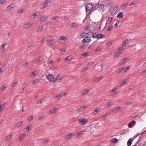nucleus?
I'll return each mask as SVG.
<instances>
[{
	"instance_id": "obj_49",
	"label": "nucleus",
	"mask_w": 146,
	"mask_h": 146,
	"mask_svg": "<svg viewBox=\"0 0 146 146\" xmlns=\"http://www.w3.org/2000/svg\"><path fill=\"white\" fill-rule=\"evenodd\" d=\"M131 80L129 78H127L125 80H124V82H131Z\"/></svg>"
},
{
	"instance_id": "obj_34",
	"label": "nucleus",
	"mask_w": 146,
	"mask_h": 146,
	"mask_svg": "<svg viewBox=\"0 0 146 146\" xmlns=\"http://www.w3.org/2000/svg\"><path fill=\"white\" fill-rule=\"evenodd\" d=\"M102 78V76L98 78H96L95 80V81L96 82H98L99 81H100V80H101Z\"/></svg>"
},
{
	"instance_id": "obj_58",
	"label": "nucleus",
	"mask_w": 146,
	"mask_h": 146,
	"mask_svg": "<svg viewBox=\"0 0 146 146\" xmlns=\"http://www.w3.org/2000/svg\"><path fill=\"white\" fill-rule=\"evenodd\" d=\"M71 57L70 56H68L65 59V60H70L71 59Z\"/></svg>"
},
{
	"instance_id": "obj_15",
	"label": "nucleus",
	"mask_w": 146,
	"mask_h": 146,
	"mask_svg": "<svg viewBox=\"0 0 146 146\" xmlns=\"http://www.w3.org/2000/svg\"><path fill=\"white\" fill-rule=\"evenodd\" d=\"M132 141L131 138H130L129 139L127 142V145L128 146H130L132 143Z\"/></svg>"
},
{
	"instance_id": "obj_40",
	"label": "nucleus",
	"mask_w": 146,
	"mask_h": 146,
	"mask_svg": "<svg viewBox=\"0 0 146 146\" xmlns=\"http://www.w3.org/2000/svg\"><path fill=\"white\" fill-rule=\"evenodd\" d=\"M113 28V25H111L109 26L107 30L108 31H110Z\"/></svg>"
},
{
	"instance_id": "obj_48",
	"label": "nucleus",
	"mask_w": 146,
	"mask_h": 146,
	"mask_svg": "<svg viewBox=\"0 0 146 146\" xmlns=\"http://www.w3.org/2000/svg\"><path fill=\"white\" fill-rule=\"evenodd\" d=\"M141 139V137H140L139 139L137 142H136L135 144L134 145L135 146H137L138 144L140 142V140Z\"/></svg>"
},
{
	"instance_id": "obj_55",
	"label": "nucleus",
	"mask_w": 146,
	"mask_h": 146,
	"mask_svg": "<svg viewBox=\"0 0 146 146\" xmlns=\"http://www.w3.org/2000/svg\"><path fill=\"white\" fill-rule=\"evenodd\" d=\"M98 109H96L95 110H94V114L95 115L97 113H98Z\"/></svg>"
},
{
	"instance_id": "obj_43",
	"label": "nucleus",
	"mask_w": 146,
	"mask_h": 146,
	"mask_svg": "<svg viewBox=\"0 0 146 146\" xmlns=\"http://www.w3.org/2000/svg\"><path fill=\"white\" fill-rule=\"evenodd\" d=\"M33 118V117L32 116H29L28 117L27 120L28 121H30L32 120Z\"/></svg>"
},
{
	"instance_id": "obj_23",
	"label": "nucleus",
	"mask_w": 146,
	"mask_h": 146,
	"mask_svg": "<svg viewBox=\"0 0 146 146\" xmlns=\"http://www.w3.org/2000/svg\"><path fill=\"white\" fill-rule=\"evenodd\" d=\"M71 28L75 27L77 26V24L75 23H73L71 24Z\"/></svg>"
},
{
	"instance_id": "obj_62",
	"label": "nucleus",
	"mask_w": 146,
	"mask_h": 146,
	"mask_svg": "<svg viewBox=\"0 0 146 146\" xmlns=\"http://www.w3.org/2000/svg\"><path fill=\"white\" fill-rule=\"evenodd\" d=\"M45 117V116L44 115H42L41 116L39 117V119H43Z\"/></svg>"
},
{
	"instance_id": "obj_1",
	"label": "nucleus",
	"mask_w": 146,
	"mask_h": 146,
	"mask_svg": "<svg viewBox=\"0 0 146 146\" xmlns=\"http://www.w3.org/2000/svg\"><path fill=\"white\" fill-rule=\"evenodd\" d=\"M46 78L49 81L57 82L59 80H62L63 77L60 76H58L56 77H54V76L52 74H49L46 76Z\"/></svg>"
},
{
	"instance_id": "obj_32",
	"label": "nucleus",
	"mask_w": 146,
	"mask_h": 146,
	"mask_svg": "<svg viewBox=\"0 0 146 146\" xmlns=\"http://www.w3.org/2000/svg\"><path fill=\"white\" fill-rule=\"evenodd\" d=\"M111 141L113 143H116L117 142L118 139L116 138L112 139H111Z\"/></svg>"
},
{
	"instance_id": "obj_8",
	"label": "nucleus",
	"mask_w": 146,
	"mask_h": 146,
	"mask_svg": "<svg viewBox=\"0 0 146 146\" xmlns=\"http://www.w3.org/2000/svg\"><path fill=\"white\" fill-rule=\"evenodd\" d=\"M123 12H120L118 14L117 17L118 18L121 19L123 17Z\"/></svg>"
},
{
	"instance_id": "obj_41",
	"label": "nucleus",
	"mask_w": 146,
	"mask_h": 146,
	"mask_svg": "<svg viewBox=\"0 0 146 146\" xmlns=\"http://www.w3.org/2000/svg\"><path fill=\"white\" fill-rule=\"evenodd\" d=\"M98 34H97L96 33L93 34L92 36L94 38H98Z\"/></svg>"
},
{
	"instance_id": "obj_31",
	"label": "nucleus",
	"mask_w": 146,
	"mask_h": 146,
	"mask_svg": "<svg viewBox=\"0 0 146 146\" xmlns=\"http://www.w3.org/2000/svg\"><path fill=\"white\" fill-rule=\"evenodd\" d=\"M7 87V85H5L3 86L1 88V91H3L5 90V89Z\"/></svg>"
},
{
	"instance_id": "obj_6",
	"label": "nucleus",
	"mask_w": 146,
	"mask_h": 146,
	"mask_svg": "<svg viewBox=\"0 0 146 146\" xmlns=\"http://www.w3.org/2000/svg\"><path fill=\"white\" fill-rule=\"evenodd\" d=\"M129 42L130 40L128 39L125 40L122 42V44L123 46H125L127 44L129 43Z\"/></svg>"
},
{
	"instance_id": "obj_46",
	"label": "nucleus",
	"mask_w": 146,
	"mask_h": 146,
	"mask_svg": "<svg viewBox=\"0 0 146 146\" xmlns=\"http://www.w3.org/2000/svg\"><path fill=\"white\" fill-rule=\"evenodd\" d=\"M137 117V115H131L130 117V119H133Z\"/></svg>"
},
{
	"instance_id": "obj_3",
	"label": "nucleus",
	"mask_w": 146,
	"mask_h": 146,
	"mask_svg": "<svg viewBox=\"0 0 146 146\" xmlns=\"http://www.w3.org/2000/svg\"><path fill=\"white\" fill-rule=\"evenodd\" d=\"M87 121L85 119H79V123L81 125H84L86 123Z\"/></svg>"
},
{
	"instance_id": "obj_18",
	"label": "nucleus",
	"mask_w": 146,
	"mask_h": 146,
	"mask_svg": "<svg viewBox=\"0 0 146 146\" xmlns=\"http://www.w3.org/2000/svg\"><path fill=\"white\" fill-rule=\"evenodd\" d=\"M57 109L56 108H54L52 110L49 111V114H52L53 113H54L56 112Z\"/></svg>"
},
{
	"instance_id": "obj_59",
	"label": "nucleus",
	"mask_w": 146,
	"mask_h": 146,
	"mask_svg": "<svg viewBox=\"0 0 146 146\" xmlns=\"http://www.w3.org/2000/svg\"><path fill=\"white\" fill-rule=\"evenodd\" d=\"M121 107H119V106L116 107L115 108V111H117L119 110L120 109Z\"/></svg>"
},
{
	"instance_id": "obj_33",
	"label": "nucleus",
	"mask_w": 146,
	"mask_h": 146,
	"mask_svg": "<svg viewBox=\"0 0 146 146\" xmlns=\"http://www.w3.org/2000/svg\"><path fill=\"white\" fill-rule=\"evenodd\" d=\"M54 98L55 100V101H58L60 99V98L58 96V95H57L55 97H54Z\"/></svg>"
},
{
	"instance_id": "obj_26",
	"label": "nucleus",
	"mask_w": 146,
	"mask_h": 146,
	"mask_svg": "<svg viewBox=\"0 0 146 146\" xmlns=\"http://www.w3.org/2000/svg\"><path fill=\"white\" fill-rule=\"evenodd\" d=\"M5 108V104H3L0 106V112L2 111Z\"/></svg>"
},
{
	"instance_id": "obj_2",
	"label": "nucleus",
	"mask_w": 146,
	"mask_h": 146,
	"mask_svg": "<svg viewBox=\"0 0 146 146\" xmlns=\"http://www.w3.org/2000/svg\"><path fill=\"white\" fill-rule=\"evenodd\" d=\"M33 24L31 23L28 24H25L23 25V27L25 29H27L31 27Z\"/></svg>"
},
{
	"instance_id": "obj_20",
	"label": "nucleus",
	"mask_w": 146,
	"mask_h": 146,
	"mask_svg": "<svg viewBox=\"0 0 146 146\" xmlns=\"http://www.w3.org/2000/svg\"><path fill=\"white\" fill-rule=\"evenodd\" d=\"M67 39V37L66 36H62L60 38V39L61 40H66Z\"/></svg>"
},
{
	"instance_id": "obj_35",
	"label": "nucleus",
	"mask_w": 146,
	"mask_h": 146,
	"mask_svg": "<svg viewBox=\"0 0 146 146\" xmlns=\"http://www.w3.org/2000/svg\"><path fill=\"white\" fill-rule=\"evenodd\" d=\"M88 69L87 67H85L83 68H82L81 70V71L82 72H84V71Z\"/></svg>"
},
{
	"instance_id": "obj_63",
	"label": "nucleus",
	"mask_w": 146,
	"mask_h": 146,
	"mask_svg": "<svg viewBox=\"0 0 146 146\" xmlns=\"http://www.w3.org/2000/svg\"><path fill=\"white\" fill-rule=\"evenodd\" d=\"M6 2L5 0H1L0 1V4H2Z\"/></svg>"
},
{
	"instance_id": "obj_60",
	"label": "nucleus",
	"mask_w": 146,
	"mask_h": 146,
	"mask_svg": "<svg viewBox=\"0 0 146 146\" xmlns=\"http://www.w3.org/2000/svg\"><path fill=\"white\" fill-rule=\"evenodd\" d=\"M41 58V57H40L38 59H37L36 61L35 62H36V63H37L38 62H40V61H42V60H40Z\"/></svg>"
},
{
	"instance_id": "obj_36",
	"label": "nucleus",
	"mask_w": 146,
	"mask_h": 146,
	"mask_svg": "<svg viewBox=\"0 0 146 146\" xmlns=\"http://www.w3.org/2000/svg\"><path fill=\"white\" fill-rule=\"evenodd\" d=\"M50 141L49 139H46L44 140L42 142L43 144H46L48 143Z\"/></svg>"
},
{
	"instance_id": "obj_37",
	"label": "nucleus",
	"mask_w": 146,
	"mask_h": 146,
	"mask_svg": "<svg viewBox=\"0 0 146 146\" xmlns=\"http://www.w3.org/2000/svg\"><path fill=\"white\" fill-rule=\"evenodd\" d=\"M98 38H103L105 36L104 35H102L101 34H98Z\"/></svg>"
},
{
	"instance_id": "obj_56",
	"label": "nucleus",
	"mask_w": 146,
	"mask_h": 146,
	"mask_svg": "<svg viewBox=\"0 0 146 146\" xmlns=\"http://www.w3.org/2000/svg\"><path fill=\"white\" fill-rule=\"evenodd\" d=\"M23 9H20L19 10L18 12L17 13H23Z\"/></svg>"
},
{
	"instance_id": "obj_54",
	"label": "nucleus",
	"mask_w": 146,
	"mask_h": 146,
	"mask_svg": "<svg viewBox=\"0 0 146 146\" xmlns=\"http://www.w3.org/2000/svg\"><path fill=\"white\" fill-rule=\"evenodd\" d=\"M83 134V133L82 131H80V132H79L76 134V135H77L78 136H79L81 135H82Z\"/></svg>"
},
{
	"instance_id": "obj_45",
	"label": "nucleus",
	"mask_w": 146,
	"mask_h": 146,
	"mask_svg": "<svg viewBox=\"0 0 146 146\" xmlns=\"http://www.w3.org/2000/svg\"><path fill=\"white\" fill-rule=\"evenodd\" d=\"M44 28V27H43V26H42L41 27H39L38 29L37 30V31L38 32H39L41 31H42Z\"/></svg>"
},
{
	"instance_id": "obj_7",
	"label": "nucleus",
	"mask_w": 146,
	"mask_h": 146,
	"mask_svg": "<svg viewBox=\"0 0 146 146\" xmlns=\"http://www.w3.org/2000/svg\"><path fill=\"white\" fill-rule=\"evenodd\" d=\"M86 108V107L85 106H83L82 107L76 109V110L78 112L81 111H83Z\"/></svg>"
},
{
	"instance_id": "obj_14",
	"label": "nucleus",
	"mask_w": 146,
	"mask_h": 146,
	"mask_svg": "<svg viewBox=\"0 0 146 146\" xmlns=\"http://www.w3.org/2000/svg\"><path fill=\"white\" fill-rule=\"evenodd\" d=\"M51 0H46L44 3V7H46L47 6V5L48 3H50L51 2Z\"/></svg>"
},
{
	"instance_id": "obj_61",
	"label": "nucleus",
	"mask_w": 146,
	"mask_h": 146,
	"mask_svg": "<svg viewBox=\"0 0 146 146\" xmlns=\"http://www.w3.org/2000/svg\"><path fill=\"white\" fill-rule=\"evenodd\" d=\"M46 40V38L45 37L44 38H43V40H42V41L41 42V43H44V42H45Z\"/></svg>"
},
{
	"instance_id": "obj_53",
	"label": "nucleus",
	"mask_w": 146,
	"mask_h": 146,
	"mask_svg": "<svg viewBox=\"0 0 146 146\" xmlns=\"http://www.w3.org/2000/svg\"><path fill=\"white\" fill-rule=\"evenodd\" d=\"M99 7H100L102 9H103L104 8V5L103 4H100Z\"/></svg>"
},
{
	"instance_id": "obj_21",
	"label": "nucleus",
	"mask_w": 146,
	"mask_h": 146,
	"mask_svg": "<svg viewBox=\"0 0 146 146\" xmlns=\"http://www.w3.org/2000/svg\"><path fill=\"white\" fill-rule=\"evenodd\" d=\"M89 90H84L82 92L83 95L86 94L89 92Z\"/></svg>"
},
{
	"instance_id": "obj_19",
	"label": "nucleus",
	"mask_w": 146,
	"mask_h": 146,
	"mask_svg": "<svg viewBox=\"0 0 146 146\" xmlns=\"http://www.w3.org/2000/svg\"><path fill=\"white\" fill-rule=\"evenodd\" d=\"M126 60L127 59L126 58H123L120 60L119 63L121 64H124L126 61Z\"/></svg>"
},
{
	"instance_id": "obj_16",
	"label": "nucleus",
	"mask_w": 146,
	"mask_h": 146,
	"mask_svg": "<svg viewBox=\"0 0 146 146\" xmlns=\"http://www.w3.org/2000/svg\"><path fill=\"white\" fill-rule=\"evenodd\" d=\"M97 67L98 68H97V70L99 71H100L102 70L103 66L101 64V65H98L97 66Z\"/></svg>"
},
{
	"instance_id": "obj_13",
	"label": "nucleus",
	"mask_w": 146,
	"mask_h": 146,
	"mask_svg": "<svg viewBox=\"0 0 146 146\" xmlns=\"http://www.w3.org/2000/svg\"><path fill=\"white\" fill-rule=\"evenodd\" d=\"M121 53V52H117L113 54V56L114 58H116L119 56L120 54Z\"/></svg>"
},
{
	"instance_id": "obj_17",
	"label": "nucleus",
	"mask_w": 146,
	"mask_h": 146,
	"mask_svg": "<svg viewBox=\"0 0 146 146\" xmlns=\"http://www.w3.org/2000/svg\"><path fill=\"white\" fill-rule=\"evenodd\" d=\"M6 45V43H4L3 45H1V46L0 50L2 51L4 50H5L4 47Z\"/></svg>"
},
{
	"instance_id": "obj_64",
	"label": "nucleus",
	"mask_w": 146,
	"mask_h": 146,
	"mask_svg": "<svg viewBox=\"0 0 146 146\" xmlns=\"http://www.w3.org/2000/svg\"><path fill=\"white\" fill-rule=\"evenodd\" d=\"M108 114L107 113L104 115H103L102 116V118H106L108 116Z\"/></svg>"
},
{
	"instance_id": "obj_57",
	"label": "nucleus",
	"mask_w": 146,
	"mask_h": 146,
	"mask_svg": "<svg viewBox=\"0 0 146 146\" xmlns=\"http://www.w3.org/2000/svg\"><path fill=\"white\" fill-rule=\"evenodd\" d=\"M122 70H123V69H122V68H120L117 70V73H119L120 72L122 71Z\"/></svg>"
},
{
	"instance_id": "obj_39",
	"label": "nucleus",
	"mask_w": 146,
	"mask_h": 146,
	"mask_svg": "<svg viewBox=\"0 0 146 146\" xmlns=\"http://www.w3.org/2000/svg\"><path fill=\"white\" fill-rule=\"evenodd\" d=\"M125 46H123H123L122 47L119 48H118V49L119 51H121L123 50H124L125 49Z\"/></svg>"
},
{
	"instance_id": "obj_47",
	"label": "nucleus",
	"mask_w": 146,
	"mask_h": 146,
	"mask_svg": "<svg viewBox=\"0 0 146 146\" xmlns=\"http://www.w3.org/2000/svg\"><path fill=\"white\" fill-rule=\"evenodd\" d=\"M130 68V66H127V68H124L123 69L124 71V72L127 71Z\"/></svg>"
},
{
	"instance_id": "obj_22",
	"label": "nucleus",
	"mask_w": 146,
	"mask_h": 146,
	"mask_svg": "<svg viewBox=\"0 0 146 146\" xmlns=\"http://www.w3.org/2000/svg\"><path fill=\"white\" fill-rule=\"evenodd\" d=\"M87 33H82L81 35V36L82 37V38H88L87 36L86 35Z\"/></svg>"
},
{
	"instance_id": "obj_38",
	"label": "nucleus",
	"mask_w": 146,
	"mask_h": 146,
	"mask_svg": "<svg viewBox=\"0 0 146 146\" xmlns=\"http://www.w3.org/2000/svg\"><path fill=\"white\" fill-rule=\"evenodd\" d=\"M113 104L112 102H110L106 104V106L107 108L110 107Z\"/></svg>"
},
{
	"instance_id": "obj_25",
	"label": "nucleus",
	"mask_w": 146,
	"mask_h": 146,
	"mask_svg": "<svg viewBox=\"0 0 146 146\" xmlns=\"http://www.w3.org/2000/svg\"><path fill=\"white\" fill-rule=\"evenodd\" d=\"M87 37L88 38H90L91 37L93 33L90 32L87 33Z\"/></svg>"
},
{
	"instance_id": "obj_52",
	"label": "nucleus",
	"mask_w": 146,
	"mask_h": 146,
	"mask_svg": "<svg viewBox=\"0 0 146 146\" xmlns=\"http://www.w3.org/2000/svg\"><path fill=\"white\" fill-rule=\"evenodd\" d=\"M32 127V125H29L27 127H26L25 128V129H28V130H30L31 129V128Z\"/></svg>"
},
{
	"instance_id": "obj_11",
	"label": "nucleus",
	"mask_w": 146,
	"mask_h": 146,
	"mask_svg": "<svg viewBox=\"0 0 146 146\" xmlns=\"http://www.w3.org/2000/svg\"><path fill=\"white\" fill-rule=\"evenodd\" d=\"M38 13V12H36L35 13L30 15V17L32 19H34L35 17L37 16Z\"/></svg>"
},
{
	"instance_id": "obj_29",
	"label": "nucleus",
	"mask_w": 146,
	"mask_h": 146,
	"mask_svg": "<svg viewBox=\"0 0 146 146\" xmlns=\"http://www.w3.org/2000/svg\"><path fill=\"white\" fill-rule=\"evenodd\" d=\"M59 19V17L58 16H55V17H53L52 18V19L55 20V21H57L58 19Z\"/></svg>"
},
{
	"instance_id": "obj_10",
	"label": "nucleus",
	"mask_w": 146,
	"mask_h": 146,
	"mask_svg": "<svg viewBox=\"0 0 146 146\" xmlns=\"http://www.w3.org/2000/svg\"><path fill=\"white\" fill-rule=\"evenodd\" d=\"M26 136V135L25 134H22L20 136L19 138V141H21Z\"/></svg>"
},
{
	"instance_id": "obj_51",
	"label": "nucleus",
	"mask_w": 146,
	"mask_h": 146,
	"mask_svg": "<svg viewBox=\"0 0 146 146\" xmlns=\"http://www.w3.org/2000/svg\"><path fill=\"white\" fill-rule=\"evenodd\" d=\"M113 7H114L113 10L114 11H116L118 10V8L117 6H114Z\"/></svg>"
},
{
	"instance_id": "obj_50",
	"label": "nucleus",
	"mask_w": 146,
	"mask_h": 146,
	"mask_svg": "<svg viewBox=\"0 0 146 146\" xmlns=\"http://www.w3.org/2000/svg\"><path fill=\"white\" fill-rule=\"evenodd\" d=\"M99 2L98 3H97L95 5V6H94V7L96 8H97L99 7Z\"/></svg>"
},
{
	"instance_id": "obj_4",
	"label": "nucleus",
	"mask_w": 146,
	"mask_h": 146,
	"mask_svg": "<svg viewBox=\"0 0 146 146\" xmlns=\"http://www.w3.org/2000/svg\"><path fill=\"white\" fill-rule=\"evenodd\" d=\"M93 7L92 4L90 3H88L87 4V7H86V11H88L90 10Z\"/></svg>"
},
{
	"instance_id": "obj_42",
	"label": "nucleus",
	"mask_w": 146,
	"mask_h": 146,
	"mask_svg": "<svg viewBox=\"0 0 146 146\" xmlns=\"http://www.w3.org/2000/svg\"><path fill=\"white\" fill-rule=\"evenodd\" d=\"M44 101V100L43 99H42L40 101H38L36 102V103L39 104H40L43 103V102Z\"/></svg>"
},
{
	"instance_id": "obj_27",
	"label": "nucleus",
	"mask_w": 146,
	"mask_h": 146,
	"mask_svg": "<svg viewBox=\"0 0 146 146\" xmlns=\"http://www.w3.org/2000/svg\"><path fill=\"white\" fill-rule=\"evenodd\" d=\"M128 4L127 3H125L123 4L121 6V8L124 9H125L126 7L127 6Z\"/></svg>"
},
{
	"instance_id": "obj_9",
	"label": "nucleus",
	"mask_w": 146,
	"mask_h": 146,
	"mask_svg": "<svg viewBox=\"0 0 146 146\" xmlns=\"http://www.w3.org/2000/svg\"><path fill=\"white\" fill-rule=\"evenodd\" d=\"M47 42L48 44L50 45H52L54 43V40H47Z\"/></svg>"
},
{
	"instance_id": "obj_44",
	"label": "nucleus",
	"mask_w": 146,
	"mask_h": 146,
	"mask_svg": "<svg viewBox=\"0 0 146 146\" xmlns=\"http://www.w3.org/2000/svg\"><path fill=\"white\" fill-rule=\"evenodd\" d=\"M145 132L144 131H143V132L141 133H139L136 136H134L133 137V139H135V138H136L139 135H142L144 133V132Z\"/></svg>"
},
{
	"instance_id": "obj_12",
	"label": "nucleus",
	"mask_w": 146,
	"mask_h": 146,
	"mask_svg": "<svg viewBox=\"0 0 146 146\" xmlns=\"http://www.w3.org/2000/svg\"><path fill=\"white\" fill-rule=\"evenodd\" d=\"M91 41V39H88L86 40L85 39H84L82 41V42L83 43H88L89 42H90Z\"/></svg>"
},
{
	"instance_id": "obj_5",
	"label": "nucleus",
	"mask_w": 146,
	"mask_h": 146,
	"mask_svg": "<svg viewBox=\"0 0 146 146\" xmlns=\"http://www.w3.org/2000/svg\"><path fill=\"white\" fill-rule=\"evenodd\" d=\"M47 19L48 18L47 17H43L40 18V21L41 22H44L46 21L47 20Z\"/></svg>"
},
{
	"instance_id": "obj_24",
	"label": "nucleus",
	"mask_w": 146,
	"mask_h": 146,
	"mask_svg": "<svg viewBox=\"0 0 146 146\" xmlns=\"http://www.w3.org/2000/svg\"><path fill=\"white\" fill-rule=\"evenodd\" d=\"M15 7L14 5L12 4H10L7 7V8L8 9H10L12 8H14Z\"/></svg>"
},
{
	"instance_id": "obj_30",
	"label": "nucleus",
	"mask_w": 146,
	"mask_h": 146,
	"mask_svg": "<svg viewBox=\"0 0 146 146\" xmlns=\"http://www.w3.org/2000/svg\"><path fill=\"white\" fill-rule=\"evenodd\" d=\"M73 135V134L71 133V134H70V135H66L65 137L66 139H70L71 138V135Z\"/></svg>"
},
{
	"instance_id": "obj_28",
	"label": "nucleus",
	"mask_w": 146,
	"mask_h": 146,
	"mask_svg": "<svg viewBox=\"0 0 146 146\" xmlns=\"http://www.w3.org/2000/svg\"><path fill=\"white\" fill-rule=\"evenodd\" d=\"M23 123V121H20L18 123H17L16 124V126H17V127H19L21 126V125Z\"/></svg>"
}]
</instances>
